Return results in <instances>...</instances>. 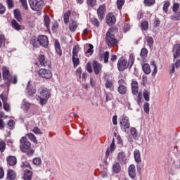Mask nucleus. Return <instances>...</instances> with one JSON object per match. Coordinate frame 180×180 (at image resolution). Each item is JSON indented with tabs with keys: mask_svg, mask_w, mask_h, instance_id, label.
<instances>
[{
	"mask_svg": "<svg viewBox=\"0 0 180 180\" xmlns=\"http://www.w3.org/2000/svg\"><path fill=\"white\" fill-rule=\"evenodd\" d=\"M33 173L30 170H27L24 173V180H32Z\"/></svg>",
	"mask_w": 180,
	"mask_h": 180,
	"instance_id": "nucleus-26",
	"label": "nucleus"
},
{
	"mask_svg": "<svg viewBox=\"0 0 180 180\" xmlns=\"http://www.w3.org/2000/svg\"><path fill=\"white\" fill-rule=\"evenodd\" d=\"M7 126L10 130H13V129H15V121L13 120H10L7 123Z\"/></svg>",
	"mask_w": 180,
	"mask_h": 180,
	"instance_id": "nucleus-41",
	"label": "nucleus"
},
{
	"mask_svg": "<svg viewBox=\"0 0 180 180\" xmlns=\"http://www.w3.org/2000/svg\"><path fill=\"white\" fill-rule=\"evenodd\" d=\"M143 70L145 74H150L151 72V68H150V65L145 63L143 67Z\"/></svg>",
	"mask_w": 180,
	"mask_h": 180,
	"instance_id": "nucleus-32",
	"label": "nucleus"
},
{
	"mask_svg": "<svg viewBox=\"0 0 180 180\" xmlns=\"http://www.w3.org/2000/svg\"><path fill=\"white\" fill-rule=\"evenodd\" d=\"M103 58L104 60L105 64H108V63H109V51L104 52L103 55Z\"/></svg>",
	"mask_w": 180,
	"mask_h": 180,
	"instance_id": "nucleus-42",
	"label": "nucleus"
},
{
	"mask_svg": "<svg viewBox=\"0 0 180 180\" xmlns=\"http://www.w3.org/2000/svg\"><path fill=\"white\" fill-rule=\"evenodd\" d=\"M120 124L121 126V129H124L126 131V129L130 128V123L129 122V120L127 118H122L120 122Z\"/></svg>",
	"mask_w": 180,
	"mask_h": 180,
	"instance_id": "nucleus-16",
	"label": "nucleus"
},
{
	"mask_svg": "<svg viewBox=\"0 0 180 180\" xmlns=\"http://www.w3.org/2000/svg\"><path fill=\"white\" fill-rule=\"evenodd\" d=\"M3 79L4 81H12L11 79V72L6 67H3Z\"/></svg>",
	"mask_w": 180,
	"mask_h": 180,
	"instance_id": "nucleus-14",
	"label": "nucleus"
},
{
	"mask_svg": "<svg viewBox=\"0 0 180 180\" xmlns=\"http://www.w3.org/2000/svg\"><path fill=\"white\" fill-rule=\"evenodd\" d=\"M124 0H117V9H122V8H123V5H124Z\"/></svg>",
	"mask_w": 180,
	"mask_h": 180,
	"instance_id": "nucleus-45",
	"label": "nucleus"
},
{
	"mask_svg": "<svg viewBox=\"0 0 180 180\" xmlns=\"http://www.w3.org/2000/svg\"><path fill=\"white\" fill-rule=\"evenodd\" d=\"M14 16L18 22H20V20H22V15L20 14V11H19V9L14 10Z\"/></svg>",
	"mask_w": 180,
	"mask_h": 180,
	"instance_id": "nucleus-30",
	"label": "nucleus"
},
{
	"mask_svg": "<svg viewBox=\"0 0 180 180\" xmlns=\"http://www.w3.org/2000/svg\"><path fill=\"white\" fill-rule=\"evenodd\" d=\"M87 5L91 7L95 6L96 5V0H87Z\"/></svg>",
	"mask_w": 180,
	"mask_h": 180,
	"instance_id": "nucleus-54",
	"label": "nucleus"
},
{
	"mask_svg": "<svg viewBox=\"0 0 180 180\" xmlns=\"http://www.w3.org/2000/svg\"><path fill=\"white\" fill-rule=\"evenodd\" d=\"M6 148V143L4 142L3 141H0V151L1 153H4L5 151V149Z\"/></svg>",
	"mask_w": 180,
	"mask_h": 180,
	"instance_id": "nucleus-50",
	"label": "nucleus"
},
{
	"mask_svg": "<svg viewBox=\"0 0 180 180\" xmlns=\"http://www.w3.org/2000/svg\"><path fill=\"white\" fill-rule=\"evenodd\" d=\"M173 57L174 61L176 60V58H180V44H176L173 46Z\"/></svg>",
	"mask_w": 180,
	"mask_h": 180,
	"instance_id": "nucleus-11",
	"label": "nucleus"
},
{
	"mask_svg": "<svg viewBox=\"0 0 180 180\" xmlns=\"http://www.w3.org/2000/svg\"><path fill=\"white\" fill-rule=\"evenodd\" d=\"M86 70L88 71V72H89L90 74L93 72L92 70V66L91 65V63H87L86 64Z\"/></svg>",
	"mask_w": 180,
	"mask_h": 180,
	"instance_id": "nucleus-59",
	"label": "nucleus"
},
{
	"mask_svg": "<svg viewBox=\"0 0 180 180\" xmlns=\"http://www.w3.org/2000/svg\"><path fill=\"white\" fill-rule=\"evenodd\" d=\"M141 27L142 30H148V22L143 21L141 24Z\"/></svg>",
	"mask_w": 180,
	"mask_h": 180,
	"instance_id": "nucleus-44",
	"label": "nucleus"
},
{
	"mask_svg": "<svg viewBox=\"0 0 180 180\" xmlns=\"http://www.w3.org/2000/svg\"><path fill=\"white\" fill-rule=\"evenodd\" d=\"M143 96L146 102L150 101V92H148V91H145L143 93Z\"/></svg>",
	"mask_w": 180,
	"mask_h": 180,
	"instance_id": "nucleus-47",
	"label": "nucleus"
},
{
	"mask_svg": "<svg viewBox=\"0 0 180 180\" xmlns=\"http://www.w3.org/2000/svg\"><path fill=\"white\" fill-rule=\"evenodd\" d=\"M131 134L136 137L137 136V129L136 128H131Z\"/></svg>",
	"mask_w": 180,
	"mask_h": 180,
	"instance_id": "nucleus-61",
	"label": "nucleus"
},
{
	"mask_svg": "<svg viewBox=\"0 0 180 180\" xmlns=\"http://www.w3.org/2000/svg\"><path fill=\"white\" fill-rule=\"evenodd\" d=\"M120 169H121V167L119 163H115V165H112V171L113 172H115V174L119 173Z\"/></svg>",
	"mask_w": 180,
	"mask_h": 180,
	"instance_id": "nucleus-34",
	"label": "nucleus"
},
{
	"mask_svg": "<svg viewBox=\"0 0 180 180\" xmlns=\"http://www.w3.org/2000/svg\"><path fill=\"white\" fill-rule=\"evenodd\" d=\"M0 98L3 102V108L6 112H10L11 111V105L9 103H8V98L4 94L0 95Z\"/></svg>",
	"mask_w": 180,
	"mask_h": 180,
	"instance_id": "nucleus-9",
	"label": "nucleus"
},
{
	"mask_svg": "<svg viewBox=\"0 0 180 180\" xmlns=\"http://www.w3.org/2000/svg\"><path fill=\"white\" fill-rule=\"evenodd\" d=\"M117 158L120 164H126V161H127L126 153L124 152L118 153Z\"/></svg>",
	"mask_w": 180,
	"mask_h": 180,
	"instance_id": "nucleus-15",
	"label": "nucleus"
},
{
	"mask_svg": "<svg viewBox=\"0 0 180 180\" xmlns=\"http://www.w3.org/2000/svg\"><path fill=\"white\" fill-rule=\"evenodd\" d=\"M92 24L96 26V27H99V21L98 20V18H93L92 19Z\"/></svg>",
	"mask_w": 180,
	"mask_h": 180,
	"instance_id": "nucleus-58",
	"label": "nucleus"
},
{
	"mask_svg": "<svg viewBox=\"0 0 180 180\" xmlns=\"http://www.w3.org/2000/svg\"><path fill=\"white\" fill-rule=\"evenodd\" d=\"M180 67V59L176 60L174 64L170 65V74H174L175 72V68L178 69Z\"/></svg>",
	"mask_w": 180,
	"mask_h": 180,
	"instance_id": "nucleus-17",
	"label": "nucleus"
},
{
	"mask_svg": "<svg viewBox=\"0 0 180 180\" xmlns=\"http://www.w3.org/2000/svg\"><path fill=\"white\" fill-rule=\"evenodd\" d=\"M155 4V0H144L146 6H151Z\"/></svg>",
	"mask_w": 180,
	"mask_h": 180,
	"instance_id": "nucleus-46",
	"label": "nucleus"
},
{
	"mask_svg": "<svg viewBox=\"0 0 180 180\" xmlns=\"http://www.w3.org/2000/svg\"><path fill=\"white\" fill-rule=\"evenodd\" d=\"M134 155L135 158L136 162L140 163L141 162V158L140 156V150H137L134 152Z\"/></svg>",
	"mask_w": 180,
	"mask_h": 180,
	"instance_id": "nucleus-27",
	"label": "nucleus"
},
{
	"mask_svg": "<svg viewBox=\"0 0 180 180\" xmlns=\"http://www.w3.org/2000/svg\"><path fill=\"white\" fill-rule=\"evenodd\" d=\"M70 16H71V11H68L63 15V22L65 25H68L70 22Z\"/></svg>",
	"mask_w": 180,
	"mask_h": 180,
	"instance_id": "nucleus-25",
	"label": "nucleus"
},
{
	"mask_svg": "<svg viewBox=\"0 0 180 180\" xmlns=\"http://www.w3.org/2000/svg\"><path fill=\"white\" fill-rule=\"evenodd\" d=\"M37 41L42 47H47L49 46V38L46 35H40L38 37Z\"/></svg>",
	"mask_w": 180,
	"mask_h": 180,
	"instance_id": "nucleus-5",
	"label": "nucleus"
},
{
	"mask_svg": "<svg viewBox=\"0 0 180 180\" xmlns=\"http://www.w3.org/2000/svg\"><path fill=\"white\" fill-rule=\"evenodd\" d=\"M26 136L30 141L34 143V144H37V139H36V136H34L33 133L27 134Z\"/></svg>",
	"mask_w": 180,
	"mask_h": 180,
	"instance_id": "nucleus-31",
	"label": "nucleus"
},
{
	"mask_svg": "<svg viewBox=\"0 0 180 180\" xmlns=\"http://www.w3.org/2000/svg\"><path fill=\"white\" fill-rule=\"evenodd\" d=\"M160 23H161V21H160V19L156 18L153 22L154 27H158Z\"/></svg>",
	"mask_w": 180,
	"mask_h": 180,
	"instance_id": "nucleus-57",
	"label": "nucleus"
},
{
	"mask_svg": "<svg viewBox=\"0 0 180 180\" xmlns=\"http://www.w3.org/2000/svg\"><path fill=\"white\" fill-rule=\"evenodd\" d=\"M78 27V22L74 20H72L69 24V29L70 32H75Z\"/></svg>",
	"mask_w": 180,
	"mask_h": 180,
	"instance_id": "nucleus-20",
	"label": "nucleus"
},
{
	"mask_svg": "<svg viewBox=\"0 0 180 180\" xmlns=\"http://www.w3.org/2000/svg\"><path fill=\"white\" fill-rule=\"evenodd\" d=\"M148 54V51L147 50V49L143 48L141 49V54H140L141 58H146Z\"/></svg>",
	"mask_w": 180,
	"mask_h": 180,
	"instance_id": "nucleus-36",
	"label": "nucleus"
},
{
	"mask_svg": "<svg viewBox=\"0 0 180 180\" xmlns=\"http://www.w3.org/2000/svg\"><path fill=\"white\" fill-rule=\"evenodd\" d=\"M116 22V17L113 15V13H110L106 17V23L108 26H113V24Z\"/></svg>",
	"mask_w": 180,
	"mask_h": 180,
	"instance_id": "nucleus-12",
	"label": "nucleus"
},
{
	"mask_svg": "<svg viewBox=\"0 0 180 180\" xmlns=\"http://www.w3.org/2000/svg\"><path fill=\"white\" fill-rule=\"evenodd\" d=\"M105 86L107 89H110V91H113V82L109 79L105 81Z\"/></svg>",
	"mask_w": 180,
	"mask_h": 180,
	"instance_id": "nucleus-28",
	"label": "nucleus"
},
{
	"mask_svg": "<svg viewBox=\"0 0 180 180\" xmlns=\"http://www.w3.org/2000/svg\"><path fill=\"white\" fill-rule=\"evenodd\" d=\"M131 86L133 95H137L139 94V82L135 79H132Z\"/></svg>",
	"mask_w": 180,
	"mask_h": 180,
	"instance_id": "nucleus-13",
	"label": "nucleus"
},
{
	"mask_svg": "<svg viewBox=\"0 0 180 180\" xmlns=\"http://www.w3.org/2000/svg\"><path fill=\"white\" fill-rule=\"evenodd\" d=\"M129 175L132 179L136 178V166L131 165L129 167Z\"/></svg>",
	"mask_w": 180,
	"mask_h": 180,
	"instance_id": "nucleus-19",
	"label": "nucleus"
},
{
	"mask_svg": "<svg viewBox=\"0 0 180 180\" xmlns=\"http://www.w3.org/2000/svg\"><path fill=\"white\" fill-rule=\"evenodd\" d=\"M44 22H45L46 27L47 29H49L51 21H50V17H49V15H45L44 16Z\"/></svg>",
	"mask_w": 180,
	"mask_h": 180,
	"instance_id": "nucleus-37",
	"label": "nucleus"
},
{
	"mask_svg": "<svg viewBox=\"0 0 180 180\" xmlns=\"http://www.w3.org/2000/svg\"><path fill=\"white\" fill-rule=\"evenodd\" d=\"M72 63L75 68L79 65V58L78 56H72Z\"/></svg>",
	"mask_w": 180,
	"mask_h": 180,
	"instance_id": "nucleus-40",
	"label": "nucleus"
},
{
	"mask_svg": "<svg viewBox=\"0 0 180 180\" xmlns=\"http://www.w3.org/2000/svg\"><path fill=\"white\" fill-rule=\"evenodd\" d=\"M21 167L22 169H25V168H30V165H29L27 162H22L21 165Z\"/></svg>",
	"mask_w": 180,
	"mask_h": 180,
	"instance_id": "nucleus-63",
	"label": "nucleus"
},
{
	"mask_svg": "<svg viewBox=\"0 0 180 180\" xmlns=\"http://www.w3.org/2000/svg\"><path fill=\"white\" fill-rule=\"evenodd\" d=\"M27 89L28 91V95H30V96L36 94V89L30 84V82H28V84L27 86Z\"/></svg>",
	"mask_w": 180,
	"mask_h": 180,
	"instance_id": "nucleus-22",
	"label": "nucleus"
},
{
	"mask_svg": "<svg viewBox=\"0 0 180 180\" xmlns=\"http://www.w3.org/2000/svg\"><path fill=\"white\" fill-rule=\"evenodd\" d=\"M172 20H180V11L171 16Z\"/></svg>",
	"mask_w": 180,
	"mask_h": 180,
	"instance_id": "nucleus-43",
	"label": "nucleus"
},
{
	"mask_svg": "<svg viewBox=\"0 0 180 180\" xmlns=\"http://www.w3.org/2000/svg\"><path fill=\"white\" fill-rule=\"evenodd\" d=\"M39 75L42 78H46V79H49L52 77L51 72L46 69H40L39 70Z\"/></svg>",
	"mask_w": 180,
	"mask_h": 180,
	"instance_id": "nucleus-10",
	"label": "nucleus"
},
{
	"mask_svg": "<svg viewBox=\"0 0 180 180\" xmlns=\"http://www.w3.org/2000/svg\"><path fill=\"white\" fill-rule=\"evenodd\" d=\"M39 61L41 67H46L47 68H50V66L51 65V63L46 60V56H44V55H39Z\"/></svg>",
	"mask_w": 180,
	"mask_h": 180,
	"instance_id": "nucleus-8",
	"label": "nucleus"
},
{
	"mask_svg": "<svg viewBox=\"0 0 180 180\" xmlns=\"http://www.w3.org/2000/svg\"><path fill=\"white\" fill-rule=\"evenodd\" d=\"M8 8H13V0H7Z\"/></svg>",
	"mask_w": 180,
	"mask_h": 180,
	"instance_id": "nucleus-64",
	"label": "nucleus"
},
{
	"mask_svg": "<svg viewBox=\"0 0 180 180\" xmlns=\"http://www.w3.org/2000/svg\"><path fill=\"white\" fill-rule=\"evenodd\" d=\"M11 24H12L13 27L14 29H15V30H20V25H19V23H18L16 20H13L11 21Z\"/></svg>",
	"mask_w": 180,
	"mask_h": 180,
	"instance_id": "nucleus-35",
	"label": "nucleus"
},
{
	"mask_svg": "<svg viewBox=\"0 0 180 180\" xmlns=\"http://www.w3.org/2000/svg\"><path fill=\"white\" fill-rule=\"evenodd\" d=\"M40 95L42 96V98L49 99V98L51 96L50 91H49L47 89H44L42 90V91L40 92Z\"/></svg>",
	"mask_w": 180,
	"mask_h": 180,
	"instance_id": "nucleus-24",
	"label": "nucleus"
},
{
	"mask_svg": "<svg viewBox=\"0 0 180 180\" xmlns=\"http://www.w3.org/2000/svg\"><path fill=\"white\" fill-rule=\"evenodd\" d=\"M150 65L153 68V71L152 72V75H153V77H154L155 75V74H157V72L158 71V68H157V65H155V62L152 61L150 63Z\"/></svg>",
	"mask_w": 180,
	"mask_h": 180,
	"instance_id": "nucleus-38",
	"label": "nucleus"
},
{
	"mask_svg": "<svg viewBox=\"0 0 180 180\" xmlns=\"http://www.w3.org/2000/svg\"><path fill=\"white\" fill-rule=\"evenodd\" d=\"M169 5H171V3L167 1L165 3L164 6H163V11L164 12H165V13H167V12H168V8H169Z\"/></svg>",
	"mask_w": 180,
	"mask_h": 180,
	"instance_id": "nucleus-49",
	"label": "nucleus"
},
{
	"mask_svg": "<svg viewBox=\"0 0 180 180\" xmlns=\"http://www.w3.org/2000/svg\"><path fill=\"white\" fill-rule=\"evenodd\" d=\"M179 9V3H174L173 5V12H174V13H176V12H178V10Z\"/></svg>",
	"mask_w": 180,
	"mask_h": 180,
	"instance_id": "nucleus-52",
	"label": "nucleus"
},
{
	"mask_svg": "<svg viewBox=\"0 0 180 180\" xmlns=\"http://www.w3.org/2000/svg\"><path fill=\"white\" fill-rule=\"evenodd\" d=\"M89 49L86 51V54L88 53H91V55H92V53H94V45H92L91 44H89Z\"/></svg>",
	"mask_w": 180,
	"mask_h": 180,
	"instance_id": "nucleus-56",
	"label": "nucleus"
},
{
	"mask_svg": "<svg viewBox=\"0 0 180 180\" xmlns=\"http://www.w3.org/2000/svg\"><path fill=\"white\" fill-rule=\"evenodd\" d=\"M55 49H56V53L59 56H61V54H63L61 51V46H60V42H58V41H55Z\"/></svg>",
	"mask_w": 180,
	"mask_h": 180,
	"instance_id": "nucleus-29",
	"label": "nucleus"
},
{
	"mask_svg": "<svg viewBox=\"0 0 180 180\" xmlns=\"http://www.w3.org/2000/svg\"><path fill=\"white\" fill-rule=\"evenodd\" d=\"M7 179L15 180L16 179V172L13 169H8L7 171Z\"/></svg>",
	"mask_w": 180,
	"mask_h": 180,
	"instance_id": "nucleus-18",
	"label": "nucleus"
},
{
	"mask_svg": "<svg viewBox=\"0 0 180 180\" xmlns=\"http://www.w3.org/2000/svg\"><path fill=\"white\" fill-rule=\"evenodd\" d=\"M134 64V56L130 55L129 56V62H127L124 58L122 57L118 60L117 63V68L119 71H124V70H127L129 68H131V66Z\"/></svg>",
	"mask_w": 180,
	"mask_h": 180,
	"instance_id": "nucleus-3",
	"label": "nucleus"
},
{
	"mask_svg": "<svg viewBox=\"0 0 180 180\" xmlns=\"http://www.w3.org/2000/svg\"><path fill=\"white\" fill-rule=\"evenodd\" d=\"M80 48L79 45H76L73 47L72 57H78V53L79 52Z\"/></svg>",
	"mask_w": 180,
	"mask_h": 180,
	"instance_id": "nucleus-33",
	"label": "nucleus"
},
{
	"mask_svg": "<svg viewBox=\"0 0 180 180\" xmlns=\"http://www.w3.org/2000/svg\"><path fill=\"white\" fill-rule=\"evenodd\" d=\"M32 131H33V133H35V134H41V131L37 127H35L33 129Z\"/></svg>",
	"mask_w": 180,
	"mask_h": 180,
	"instance_id": "nucleus-60",
	"label": "nucleus"
},
{
	"mask_svg": "<svg viewBox=\"0 0 180 180\" xmlns=\"http://www.w3.org/2000/svg\"><path fill=\"white\" fill-rule=\"evenodd\" d=\"M117 91L120 95H126V94H127V87L124 85L120 84L118 86Z\"/></svg>",
	"mask_w": 180,
	"mask_h": 180,
	"instance_id": "nucleus-23",
	"label": "nucleus"
},
{
	"mask_svg": "<svg viewBox=\"0 0 180 180\" xmlns=\"http://www.w3.org/2000/svg\"><path fill=\"white\" fill-rule=\"evenodd\" d=\"M33 164L34 165H40L41 164V159L39 158H36L33 160Z\"/></svg>",
	"mask_w": 180,
	"mask_h": 180,
	"instance_id": "nucleus-51",
	"label": "nucleus"
},
{
	"mask_svg": "<svg viewBox=\"0 0 180 180\" xmlns=\"http://www.w3.org/2000/svg\"><path fill=\"white\" fill-rule=\"evenodd\" d=\"M146 40L148 46H149L150 47H151L153 44H154V39H153V37L148 36L146 37Z\"/></svg>",
	"mask_w": 180,
	"mask_h": 180,
	"instance_id": "nucleus-39",
	"label": "nucleus"
},
{
	"mask_svg": "<svg viewBox=\"0 0 180 180\" xmlns=\"http://www.w3.org/2000/svg\"><path fill=\"white\" fill-rule=\"evenodd\" d=\"M7 162L8 165H11L12 167H13V165L17 164L18 160H16V158L14 156H8L7 158Z\"/></svg>",
	"mask_w": 180,
	"mask_h": 180,
	"instance_id": "nucleus-21",
	"label": "nucleus"
},
{
	"mask_svg": "<svg viewBox=\"0 0 180 180\" xmlns=\"http://www.w3.org/2000/svg\"><path fill=\"white\" fill-rule=\"evenodd\" d=\"M31 44H32L33 47H35V49H39V41L36 40V39H32L31 41Z\"/></svg>",
	"mask_w": 180,
	"mask_h": 180,
	"instance_id": "nucleus-53",
	"label": "nucleus"
},
{
	"mask_svg": "<svg viewBox=\"0 0 180 180\" xmlns=\"http://www.w3.org/2000/svg\"><path fill=\"white\" fill-rule=\"evenodd\" d=\"M30 6L32 11L39 12L43 9L44 1L43 0H28Z\"/></svg>",
	"mask_w": 180,
	"mask_h": 180,
	"instance_id": "nucleus-4",
	"label": "nucleus"
},
{
	"mask_svg": "<svg viewBox=\"0 0 180 180\" xmlns=\"http://www.w3.org/2000/svg\"><path fill=\"white\" fill-rule=\"evenodd\" d=\"M20 150L22 153H25L27 155H33L34 150L30 149L32 143L27 140L26 136H22L20 139Z\"/></svg>",
	"mask_w": 180,
	"mask_h": 180,
	"instance_id": "nucleus-2",
	"label": "nucleus"
},
{
	"mask_svg": "<svg viewBox=\"0 0 180 180\" xmlns=\"http://www.w3.org/2000/svg\"><path fill=\"white\" fill-rule=\"evenodd\" d=\"M143 110L145 112H146L148 115L150 113V103H145L143 105Z\"/></svg>",
	"mask_w": 180,
	"mask_h": 180,
	"instance_id": "nucleus-48",
	"label": "nucleus"
},
{
	"mask_svg": "<svg viewBox=\"0 0 180 180\" xmlns=\"http://www.w3.org/2000/svg\"><path fill=\"white\" fill-rule=\"evenodd\" d=\"M30 108V103H24V110H25V112H27L29 110Z\"/></svg>",
	"mask_w": 180,
	"mask_h": 180,
	"instance_id": "nucleus-62",
	"label": "nucleus"
},
{
	"mask_svg": "<svg viewBox=\"0 0 180 180\" xmlns=\"http://www.w3.org/2000/svg\"><path fill=\"white\" fill-rule=\"evenodd\" d=\"M105 13H106V5L103 4L97 9V15L100 20H102L105 18Z\"/></svg>",
	"mask_w": 180,
	"mask_h": 180,
	"instance_id": "nucleus-6",
	"label": "nucleus"
},
{
	"mask_svg": "<svg viewBox=\"0 0 180 180\" xmlns=\"http://www.w3.org/2000/svg\"><path fill=\"white\" fill-rule=\"evenodd\" d=\"M6 11V8H5V6L0 3V15H4Z\"/></svg>",
	"mask_w": 180,
	"mask_h": 180,
	"instance_id": "nucleus-55",
	"label": "nucleus"
},
{
	"mask_svg": "<svg viewBox=\"0 0 180 180\" xmlns=\"http://www.w3.org/2000/svg\"><path fill=\"white\" fill-rule=\"evenodd\" d=\"M115 32H116V28H110L105 34V44L110 49L115 47V46H117L119 44V41L115 36Z\"/></svg>",
	"mask_w": 180,
	"mask_h": 180,
	"instance_id": "nucleus-1",
	"label": "nucleus"
},
{
	"mask_svg": "<svg viewBox=\"0 0 180 180\" xmlns=\"http://www.w3.org/2000/svg\"><path fill=\"white\" fill-rule=\"evenodd\" d=\"M92 65H93V70L94 71V74L96 75L101 74L102 71V64H101L97 60H94L92 63Z\"/></svg>",
	"mask_w": 180,
	"mask_h": 180,
	"instance_id": "nucleus-7",
	"label": "nucleus"
}]
</instances>
